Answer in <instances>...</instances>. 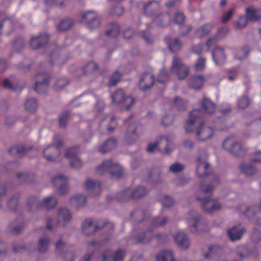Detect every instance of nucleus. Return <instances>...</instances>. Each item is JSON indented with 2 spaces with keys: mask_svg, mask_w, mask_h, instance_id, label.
<instances>
[{
  "mask_svg": "<svg viewBox=\"0 0 261 261\" xmlns=\"http://www.w3.org/2000/svg\"><path fill=\"white\" fill-rule=\"evenodd\" d=\"M216 111V105L210 98L203 97L200 101V108L193 109L189 113V118L185 124V130L189 131L188 126L198 121L201 123L203 118L211 116Z\"/></svg>",
  "mask_w": 261,
  "mask_h": 261,
  "instance_id": "1",
  "label": "nucleus"
},
{
  "mask_svg": "<svg viewBox=\"0 0 261 261\" xmlns=\"http://www.w3.org/2000/svg\"><path fill=\"white\" fill-rule=\"evenodd\" d=\"M98 174L109 173L117 178L121 177L123 174V169L119 164H114L112 160H107L97 167L96 169Z\"/></svg>",
  "mask_w": 261,
  "mask_h": 261,
  "instance_id": "2",
  "label": "nucleus"
},
{
  "mask_svg": "<svg viewBox=\"0 0 261 261\" xmlns=\"http://www.w3.org/2000/svg\"><path fill=\"white\" fill-rule=\"evenodd\" d=\"M197 166L196 168V173L198 176L201 178H204V181L211 180V183L205 188H203L204 183L202 182L200 185V189L202 193L211 195L215 187L219 184V180L218 176L215 174H208L204 172L203 174H199L198 172L199 169L203 164L200 157L197 159Z\"/></svg>",
  "mask_w": 261,
  "mask_h": 261,
  "instance_id": "3",
  "label": "nucleus"
},
{
  "mask_svg": "<svg viewBox=\"0 0 261 261\" xmlns=\"http://www.w3.org/2000/svg\"><path fill=\"white\" fill-rule=\"evenodd\" d=\"M58 135H55L52 143L45 148L43 150V156L48 162H56L61 155V148L63 145L61 140H59L57 143L56 140Z\"/></svg>",
  "mask_w": 261,
  "mask_h": 261,
  "instance_id": "4",
  "label": "nucleus"
},
{
  "mask_svg": "<svg viewBox=\"0 0 261 261\" xmlns=\"http://www.w3.org/2000/svg\"><path fill=\"white\" fill-rule=\"evenodd\" d=\"M166 217H155L152 220L151 227L147 230L143 231L137 238L138 243L146 244L149 243L153 238V228L156 226H162L167 222Z\"/></svg>",
  "mask_w": 261,
  "mask_h": 261,
  "instance_id": "5",
  "label": "nucleus"
},
{
  "mask_svg": "<svg viewBox=\"0 0 261 261\" xmlns=\"http://www.w3.org/2000/svg\"><path fill=\"white\" fill-rule=\"evenodd\" d=\"M57 203V199L53 196L46 197L42 201H39L37 197L32 196L29 199L27 205L30 211L41 207L49 210L55 207Z\"/></svg>",
  "mask_w": 261,
  "mask_h": 261,
  "instance_id": "6",
  "label": "nucleus"
},
{
  "mask_svg": "<svg viewBox=\"0 0 261 261\" xmlns=\"http://www.w3.org/2000/svg\"><path fill=\"white\" fill-rule=\"evenodd\" d=\"M146 189L142 186H139L132 191L130 188L126 189L125 191L119 192L116 197L119 202H125L130 199L140 198L147 194Z\"/></svg>",
  "mask_w": 261,
  "mask_h": 261,
  "instance_id": "7",
  "label": "nucleus"
},
{
  "mask_svg": "<svg viewBox=\"0 0 261 261\" xmlns=\"http://www.w3.org/2000/svg\"><path fill=\"white\" fill-rule=\"evenodd\" d=\"M197 125H198V128H197L196 137L198 140L200 141H203L211 138L213 136L214 131V128L205 126L204 125L203 120H202L201 123H199L198 121L195 122L193 124L188 126L189 131H187L186 130V131L188 133H190L193 131L194 126Z\"/></svg>",
  "mask_w": 261,
  "mask_h": 261,
  "instance_id": "8",
  "label": "nucleus"
},
{
  "mask_svg": "<svg viewBox=\"0 0 261 261\" xmlns=\"http://www.w3.org/2000/svg\"><path fill=\"white\" fill-rule=\"evenodd\" d=\"M171 71L175 74L178 79L184 80L189 73V67L182 63L180 58L175 56L173 57Z\"/></svg>",
  "mask_w": 261,
  "mask_h": 261,
  "instance_id": "9",
  "label": "nucleus"
},
{
  "mask_svg": "<svg viewBox=\"0 0 261 261\" xmlns=\"http://www.w3.org/2000/svg\"><path fill=\"white\" fill-rule=\"evenodd\" d=\"M112 99L113 103L123 104L127 110H129L135 102V100L133 97L125 96V92L122 89L116 90L112 95Z\"/></svg>",
  "mask_w": 261,
  "mask_h": 261,
  "instance_id": "10",
  "label": "nucleus"
},
{
  "mask_svg": "<svg viewBox=\"0 0 261 261\" xmlns=\"http://www.w3.org/2000/svg\"><path fill=\"white\" fill-rule=\"evenodd\" d=\"M50 75L46 72L38 73L35 76L34 90L39 94L46 92L50 80Z\"/></svg>",
  "mask_w": 261,
  "mask_h": 261,
  "instance_id": "11",
  "label": "nucleus"
},
{
  "mask_svg": "<svg viewBox=\"0 0 261 261\" xmlns=\"http://www.w3.org/2000/svg\"><path fill=\"white\" fill-rule=\"evenodd\" d=\"M100 22L97 14L93 11H88L83 14L81 20V23L86 24L90 30L99 27Z\"/></svg>",
  "mask_w": 261,
  "mask_h": 261,
  "instance_id": "12",
  "label": "nucleus"
},
{
  "mask_svg": "<svg viewBox=\"0 0 261 261\" xmlns=\"http://www.w3.org/2000/svg\"><path fill=\"white\" fill-rule=\"evenodd\" d=\"M223 148L236 155H241L244 153L242 145L236 142L233 137L227 138L223 143Z\"/></svg>",
  "mask_w": 261,
  "mask_h": 261,
  "instance_id": "13",
  "label": "nucleus"
},
{
  "mask_svg": "<svg viewBox=\"0 0 261 261\" xmlns=\"http://www.w3.org/2000/svg\"><path fill=\"white\" fill-rule=\"evenodd\" d=\"M197 201L202 202V208L206 213H212L213 212L219 210L221 205L217 200L212 199L210 197L196 198Z\"/></svg>",
  "mask_w": 261,
  "mask_h": 261,
  "instance_id": "14",
  "label": "nucleus"
},
{
  "mask_svg": "<svg viewBox=\"0 0 261 261\" xmlns=\"http://www.w3.org/2000/svg\"><path fill=\"white\" fill-rule=\"evenodd\" d=\"M93 223V220L92 219L88 218L86 219L82 223V230L87 236L94 233L96 230L103 227L107 225H110L111 229H114V225L112 223H109L106 221H103L102 222V225H101V221H98L96 223L95 228L92 229V231H89L88 230L92 227Z\"/></svg>",
  "mask_w": 261,
  "mask_h": 261,
  "instance_id": "15",
  "label": "nucleus"
},
{
  "mask_svg": "<svg viewBox=\"0 0 261 261\" xmlns=\"http://www.w3.org/2000/svg\"><path fill=\"white\" fill-rule=\"evenodd\" d=\"M79 147L73 146L67 150L65 156L69 160L70 166L74 168H80L83 163L80 159L78 157Z\"/></svg>",
  "mask_w": 261,
  "mask_h": 261,
  "instance_id": "16",
  "label": "nucleus"
},
{
  "mask_svg": "<svg viewBox=\"0 0 261 261\" xmlns=\"http://www.w3.org/2000/svg\"><path fill=\"white\" fill-rule=\"evenodd\" d=\"M85 188L91 197L99 195L101 191V186L100 181L87 179L85 182Z\"/></svg>",
  "mask_w": 261,
  "mask_h": 261,
  "instance_id": "17",
  "label": "nucleus"
},
{
  "mask_svg": "<svg viewBox=\"0 0 261 261\" xmlns=\"http://www.w3.org/2000/svg\"><path fill=\"white\" fill-rule=\"evenodd\" d=\"M52 184L54 187H59V193L61 195H65L68 191V179L62 175L54 177Z\"/></svg>",
  "mask_w": 261,
  "mask_h": 261,
  "instance_id": "18",
  "label": "nucleus"
},
{
  "mask_svg": "<svg viewBox=\"0 0 261 261\" xmlns=\"http://www.w3.org/2000/svg\"><path fill=\"white\" fill-rule=\"evenodd\" d=\"M49 38V35L46 33L40 34L38 36H33L30 40V46L33 49L44 47L48 43Z\"/></svg>",
  "mask_w": 261,
  "mask_h": 261,
  "instance_id": "19",
  "label": "nucleus"
},
{
  "mask_svg": "<svg viewBox=\"0 0 261 261\" xmlns=\"http://www.w3.org/2000/svg\"><path fill=\"white\" fill-rule=\"evenodd\" d=\"M125 253L122 249H119L115 252L112 250H107L103 254L102 261H122Z\"/></svg>",
  "mask_w": 261,
  "mask_h": 261,
  "instance_id": "20",
  "label": "nucleus"
},
{
  "mask_svg": "<svg viewBox=\"0 0 261 261\" xmlns=\"http://www.w3.org/2000/svg\"><path fill=\"white\" fill-rule=\"evenodd\" d=\"M71 219V214L70 211L65 208H61L58 212L56 227L57 225L65 227Z\"/></svg>",
  "mask_w": 261,
  "mask_h": 261,
  "instance_id": "21",
  "label": "nucleus"
},
{
  "mask_svg": "<svg viewBox=\"0 0 261 261\" xmlns=\"http://www.w3.org/2000/svg\"><path fill=\"white\" fill-rule=\"evenodd\" d=\"M154 82V76L149 72H145L141 76L139 82L140 89L145 91L150 89Z\"/></svg>",
  "mask_w": 261,
  "mask_h": 261,
  "instance_id": "22",
  "label": "nucleus"
},
{
  "mask_svg": "<svg viewBox=\"0 0 261 261\" xmlns=\"http://www.w3.org/2000/svg\"><path fill=\"white\" fill-rule=\"evenodd\" d=\"M188 221L189 223L192 224L193 230H191L193 233H197L198 229L202 224V220L200 219L198 214L195 211L190 212L189 214Z\"/></svg>",
  "mask_w": 261,
  "mask_h": 261,
  "instance_id": "23",
  "label": "nucleus"
},
{
  "mask_svg": "<svg viewBox=\"0 0 261 261\" xmlns=\"http://www.w3.org/2000/svg\"><path fill=\"white\" fill-rule=\"evenodd\" d=\"M137 124L134 123L129 124L125 133V139L128 144L134 143L135 140L138 138L136 133Z\"/></svg>",
  "mask_w": 261,
  "mask_h": 261,
  "instance_id": "24",
  "label": "nucleus"
},
{
  "mask_svg": "<svg viewBox=\"0 0 261 261\" xmlns=\"http://www.w3.org/2000/svg\"><path fill=\"white\" fill-rule=\"evenodd\" d=\"M212 57L217 65L223 64L226 60V55L223 48L215 47L212 51Z\"/></svg>",
  "mask_w": 261,
  "mask_h": 261,
  "instance_id": "25",
  "label": "nucleus"
},
{
  "mask_svg": "<svg viewBox=\"0 0 261 261\" xmlns=\"http://www.w3.org/2000/svg\"><path fill=\"white\" fill-rule=\"evenodd\" d=\"M229 31L227 28H222L219 30L217 33V37H212L208 39L206 43V46L208 51L212 47L215 46L218 39L223 37Z\"/></svg>",
  "mask_w": 261,
  "mask_h": 261,
  "instance_id": "26",
  "label": "nucleus"
},
{
  "mask_svg": "<svg viewBox=\"0 0 261 261\" xmlns=\"http://www.w3.org/2000/svg\"><path fill=\"white\" fill-rule=\"evenodd\" d=\"M175 242L182 249H187L190 245L189 240L187 234L182 231H180L174 237Z\"/></svg>",
  "mask_w": 261,
  "mask_h": 261,
  "instance_id": "27",
  "label": "nucleus"
},
{
  "mask_svg": "<svg viewBox=\"0 0 261 261\" xmlns=\"http://www.w3.org/2000/svg\"><path fill=\"white\" fill-rule=\"evenodd\" d=\"M188 85L191 88L199 90L203 85L204 78L202 75H194L188 80Z\"/></svg>",
  "mask_w": 261,
  "mask_h": 261,
  "instance_id": "28",
  "label": "nucleus"
},
{
  "mask_svg": "<svg viewBox=\"0 0 261 261\" xmlns=\"http://www.w3.org/2000/svg\"><path fill=\"white\" fill-rule=\"evenodd\" d=\"M159 7L158 2L153 0L150 1L143 6L144 13L147 16L155 15Z\"/></svg>",
  "mask_w": 261,
  "mask_h": 261,
  "instance_id": "29",
  "label": "nucleus"
},
{
  "mask_svg": "<svg viewBox=\"0 0 261 261\" xmlns=\"http://www.w3.org/2000/svg\"><path fill=\"white\" fill-rule=\"evenodd\" d=\"M116 146V140L115 139L112 138L108 139L102 145L99 146L98 150L100 153H105L115 148Z\"/></svg>",
  "mask_w": 261,
  "mask_h": 261,
  "instance_id": "30",
  "label": "nucleus"
},
{
  "mask_svg": "<svg viewBox=\"0 0 261 261\" xmlns=\"http://www.w3.org/2000/svg\"><path fill=\"white\" fill-rule=\"evenodd\" d=\"M165 41L168 44L169 48L171 52L178 51L181 47V44L177 38L171 39L170 37L168 36L165 37Z\"/></svg>",
  "mask_w": 261,
  "mask_h": 261,
  "instance_id": "31",
  "label": "nucleus"
},
{
  "mask_svg": "<svg viewBox=\"0 0 261 261\" xmlns=\"http://www.w3.org/2000/svg\"><path fill=\"white\" fill-rule=\"evenodd\" d=\"M246 18L252 21H256L261 18V10L255 9L253 7L246 9Z\"/></svg>",
  "mask_w": 261,
  "mask_h": 261,
  "instance_id": "32",
  "label": "nucleus"
},
{
  "mask_svg": "<svg viewBox=\"0 0 261 261\" xmlns=\"http://www.w3.org/2000/svg\"><path fill=\"white\" fill-rule=\"evenodd\" d=\"M245 231L244 228H240L239 226H234L228 230V234L230 239L234 241L240 239Z\"/></svg>",
  "mask_w": 261,
  "mask_h": 261,
  "instance_id": "33",
  "label": "nucleus"
},
{
  "mask_svg": "<svg viewBox=\"0 0 261 261\" xmlns=\"http://www.w3.org/2000/svg\"><path fill=\"white\" fill-rule=\"evenodd\" d=\"M156 261H175L173 252L171 250H163L156 256Z\"/></svg>",
  "mask_w": 261,
  "mask_h": 261,
  "instance_id": "34",
  "label": "nucleus"
},
{
  "mask_svg": "<svg viewBox=\"0 0 261 261\" xmlns=\"http://www.w3.org/2000/svg\"><path fill=\"white\" fill-rule=\"evenodd\" d=\"M213 28V25L212 23H205L196 30L195 34L197 37L202 38L209 34Z\"/></svg>",
  "mask_w": 261,
  "mask_h": 261,
  "instance_id": "35",
  "label": "nucleus"
},
{
  "mask_svg": "<svg viewBox=\"0 0 261 261\" xmlns=\"http://www.w3.org/2000/svg\"><path fill=\"white\" fill-rule=\"evenodd\" d=\"M170 20V15L168 13H164L158 15L154 21L158 27H163L169 23Z\"/></svg>",
  "mask_w": 261,
  "mask_h": 261,
  "instance_id": "36",
  "label": "nucleus"
},
{
  "mask_svg": "<svg viewBox=\"0 0 261 261\" xmlns=\"http://www.w3.org/2000/svg\"><path fill=\"white\" fill-rule=\"evenodd\" d=\"M72 205L76 207L84 206L86 203V198L83 195H76L70 199Z\"/></svg>",
  "mask_w": 261,
  "mask_h": 261,
  "instance_id": "37",
  "label": "nucleus"
},
{
  "mask_svg": "<svg viewBox=\"0 0 261 261\" xmlns=\"http://www.w3.org/2000/svg\"><path fill=\"white\" fill-rule=\"evenodd\" d=\"M28 149L23 146H13L9 150V152L13 156H20L28 152Z\"/></svg>",
  "mask_w": 261,
  "mask_h": 261,
  "instance_id": "38",
  "label": "nucleus"
},
{
  "mask_svg": "<svg viewBox=\"0 0 261 261\" xmlns=\"http://www.w3.org/2000/svg\"><path fill=\"white\" fill-rule=\"evenodd\" d=\"M50 240L47 237H44L39 239L37 250L40 253H43L46 251L49 246Z\"/></svg>",
  "mask_w": 261,
  "mask_h": 261,
  "instance_id": "39",
  "label": "nucleus"
},
{
  "mask_svg": "<svg viewBox=\"0 0 261 261\" xmlns=\"http://www.w3.org/2000/svg\"><path fill=\"white\" fill-rule=\"evenodd\" d=\"M24 107L25 110L30 112L34 113L36 111L38 108V102L36 99L30 98L27 99Z\"/></svg>",
  "mask_w": 261,
  "mask_h": 261,
  "instance_id": "40",
  "label": "nucleus"
},
{
  "mask_svg": "<svg viewBox=\"0 0 261 261\" xmlns=\"http://www.w3.org/2000/svg\"><path fill=\"white\" fill-rule=\"evenodd\" d=\"M74 22L71 19H66L60 22L57 25V29L60 31H67L71 28Z\"/></svg>",
  "mask_w": 261,
  "mask_h": 261,
  "instance_id": "41",
  "label": "nucleus"
},
{
  "mask_svg": "<svg viewBox=\"0 0 261 261\" xmlns=\"http://www.w3.org/2000/svg\"><path fill=\"white\" fill-rule=\"evenodd\" d=\"M240 168L242 173L248 176L253 175L256 171L255 168L250 164H242Z\"/></svg>",
  "mask_w": 261,
  "mask_h": 261,
  "instance_id": "42",
  "label": "nucleus"
},
{
  "mask_svg": "<svg viewBox=\"0 0 261 261\" xmlns=\"http://www.w3.org/2000/svg\"><path fill=\"white\" fill-rule=\"evenodd\" d=\"M105 121H107L109 122V124L107 125L106 126V128L107 129V130L109 132L113 131L116 126L115 117L112 116L110 118H109L108 116H107L104 119V120H102L100 122L99 126H101L102 125L103 122Z\"/></svg>",
  "mask_w": 261,
  "mask_h": 261,
  "instance_id": "43",
  "label": "nucleus"
},
{
  "mask_svg": "<svg viewBox=\"0 0 261 261\" xmlns=\"http://www.w3.org/2000/svg\"><path fill=\"white\" fill-rule=\"evenodd\" d=\"M98 65L93 62H88L86 66L81 69L83 71V74H88L92 73L93 71L98 69ZM80 69H78L79 70Z\"/></svg>",
  "mask_w": 261,
  "mask_h": 261,
  "instance_id": "44",
  "label": "nucleus"
},
{
  "mask_svg": "<svg viewBox=\"0 0 261 261\" xmlns=\"http://www.w3.org/2000/svg\"><path fill=\"white\" fill-rule=\"evenodd\" d=\"M70 113L66 111L64 112L59 118V126L61 128H65L66 125L69 117Z\"/></svg>",
  "mask_w": 261,
  "mask_h": 261,
  "instance_id": "45",
  "label": "nucleus"
},
{
  "mask_svg": "<svg viewBox=\"0 0 261 261\" xmlns=\"http://www.w3.org/2000/svg\"><path fill=\"white\" fill-rule=\"evenodd\" d=\"M249 53V47L247 46H245L238 51L234 58L242 60L248 56Z\"/></svg>",
  "mask_w": 261,
  "mask_h": 261,
  "instance_id": "46",
  "label": "nucleus"
},
{
  "mask_svg": "<svg viewBox=\"0 0 261 261\" xmlns=\"http://www.w3.org/2000/svg\"><path fill=\"white\" fill-rule=\"evenodd\" d=\"M111 26V29L107 31L106 35L108 36L116 37L119 35L120 33L119 26L117 23H112Z\"/></svg>",
  "mask_w": 261,
  "mask_h": 261,
  "instance_id": "47",
  "label": "nucleus"
},
{
  "mask_svg": "<svg viewBox=\"0 0 261 261\" xmlns=\"http://www.w3.org/2000/svg\"><path fill=\"white\" fill-rule=\"evenodd\" d=\"M19 196L18 195L13 196L8 201L9 207L14 212H16L18 206V200Z\"/></svg>",
  "mask_w": 261,
  "mask_h": 261,
  "instance_id": "48",
  "label": "nucleus"
},
{
  "mask_svg": "<svg viewBox=\"0 0 261 261\" xmlns=\"http://www.w3.org/2000/svg\"><path fill=\"white\" fill-rule=\"evenodd\" d=\"M122 75L118 72L115 71L110 77V82L109 83V87H113L116 85L119 82Z\"/></svg>",
  "mask_w": 261,
  "mask_h": 261,
  "instance_id": "49",
  "label": "nucleus"
},
{
  "mask_svg": "<svg viewBox=\"0 0 261 261\" xmlns=\"http://www.w3.org/2000/svg\"><path fill=\"white\" fill-rule=\"evenodd\" d=\"M249 99L246 95H243L238 100V106L241 109L246 108L249 105Z\"/></svg>",
  "mask_w": 261,
  "mask_h": 261,
  "instance_id": "50",
  "label": "nucleus"
},
{
  "mask_svg": "<svg viewBox=\"0 0 261 261\" xmlns=\"http://www.w3.org/2000/svg\"><path fill=\"white\" fill-rule=\"evenodd\" d=\"M69 83V81L65 77L59 79L54 85V89L58 90L62 89Z\"/></svg>",
  "mask_w": 261,
  "mask_h": 261,
  "instance_id": "51",
  "label": "nucleus"
},
{
  "mask_svg": "<svg viewBox=\"0 0 261 261\" xmlns=\"http://www.w3.org/2000/svg\"><path fill=\"white\" fill-rule=\"evenodd\" d=\"M169 80V74L165 68L161 69L158 79V82L159 83L163 84L166 83Z\"/></svg>",
  "mask_w": 261,
  "mask_h": 261,
  "instance_id": "52",
  "label": "nucleus"
},
{
  "mask_svg": "<svg viewBox=\"0 0 261 261\" xmlns=\"http://www.w3.org/2000/svg\"><path fill=\"white\" fill-rule=\"evenodd\" d=\"M163 208H169L174 204V200L167 195H165L161 200Z\"/></svg>",
  "mask_w": 261,
  "mask_h": 261,
  "instance_id": "53",
  "label": "nucleus"
},
{
  "mask_svg": "<svg viewBox=\"0 0 261 261\" xmlns=\"http://www.w3.org/2000/svg\"><path fill=\"white\" fill-rule=\"evenodd\" d=\"M247 18L245 16H240L239 20L234 24L236 29H239L246 27L247 24Z\"/></svg>",
  "mask_w": 261,
  "mask_h": 261,
  "instance_id": "54",
  "label": "nucleus"
},
{
  "mask_svg": "<svg viewBox=\"0 0 261 261\" xmlns=\"http://www.w3.org/2000/svg\"><path fill=\"white\" fill-rule=\"evenodd\" d=\"M206 59L204 58H199L194 65L195 69L200 71L203 70L205 66Z\"/></svg>",
  "mask_w": 261,
  "mask_h": 261,
  "instance_id": "55",
  "label": "nucleus"
},
{
  "mask_svg": "<svg viewBox=\"0 0 261 261\" xmlns=\"http://www.w3.org/2000/svg\"><path fill=\"white\" fill-rule=\"evenodd\" d=\"M187 102L184 101L182 99L178 97H176L174 99V106L179 111H182L185 109Z\"/></svg>",
  "mask_w": 261,
  "mask_h": 261,
  "instance_id": "56",
  "label": "nucleus"
},
{
  "mask_svg": "<svg viewBox=\"0 0 261 261\" xmlns=\"http://www.w3.org/2000/svg\"><path fill=\"white\" fill-rule=\"evenodd\" d=\"M13 48L17 51H19L24 47V42L22 38L19 37L13 43Z\"/></svg>",
  "mask_w": 261,
  "mask_h": 261,
  "instance_id": "57",
  "label": "nucleus"
},
{
  "mask_svg": "<svg viewBox=\"0 0 261 261\" xmlns=\"http://www.w3.org/2000/svg\"><path fill=\"white\" fill-rule=\"evenodd\" d=\"M3 86L5 88H7V89H8L9 90H11L12 91H15V92H20V91H22V90L23 88V87H22V88H21L19 90H17V87H14L12 85V84L11 83L10 81L7 79H6L4 81V82L3 84Z\"/></svg>",
  "mask_w": 261,
  "mask_h": 261,
  "instance_id": "58",
  "label": "nucleus"
},
{
  "mask_svg": "<svg viewBox=\"0 0 261 261\" xmlns=\"http://www.w3.org/2000/svg\"><path fill=\"white\" fill-rule=\"evenodd\" d=\"M220 249V247L218 245H214L208 247V252L204 254L205 258H208L211 255L216 253Z\"/></svg>",
  "mask_w": 261,
  "mask_h": 261,
  "instance_id": "59",
  "label": "nucleus"
},
{
  "mask_svg": "<svg viewBox=\"0 0 261 261\" xmlns=\"http://www.w3.org/2000/svg\"><path fill=\"white\" fill-rule=\"evenodd\" d=\"M184 166L179 163H175L171 165L169 167V170L173 173H177L182 171Z\"/></svg>",
  "mask_w": 261,
  "mask_h": 261,
  "instance_id": "60",
  "label": "nucleus"
},
{
  "mask_svg": "<svg viewBox=\"0 0 261 261\" xmlns=\"http://www.w3.org/2000/svg\"><path fill=\"white\" fill-rule=\"evenodd\" d=\"M124 13V8L119 6H116L112 9V14L113 15L121 16Z\"/></svg>",
  "mask_w": 261,
  "mask_h": 261,
  "instance_id": "61",
  "label": "nucleus"
},
{
  "mask_svg": "<svg viewBox=\"0 0 261 261\" xmlns=\"http://www.w3.org/2000/svg\"><path fill=\"white\" fill-rule=\"evenodd\" d=\"M174 19L176 24L181 25L184 23L185 17L182 13H177L175 14Z\"/></svg>",
  "mask_w": 261,
  "mask_h": 261,
  "instance_id": "62",
  "label": "nucleus"
},
{
  "mask_svg": "<svg viewBox=\"0 0 261 261\" xmlns=\"http://www.w3.org/2000/svg\"><path fill=\"white\" fill-rule=\"evenodd\" d=\"M44 2L47 6H56L59 7L64 6L63 2H59L57 0H45Z\"/></svg>",
  "mask_w": 261,
  "mask_h": 261,
  "instance_id": "63",
  "label": "nucleus"
},
{
  "mask_svg": "<svg viewBox=\"0 0 261 261\" xmlns=\"http://www.w3.org/2000/svg\"><path fill=\"white\" fill-rule=\"evenodd\" d=\"M202 44H198L197 45H194L192 48V52L196 55H199L202 51Z\"/></svg>",
  "mask_w": 261,
  "mask_h": 261,
  "instance_id": "64",
  "label": "nucleus"
}]
</instances>
